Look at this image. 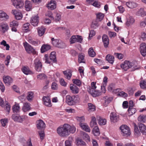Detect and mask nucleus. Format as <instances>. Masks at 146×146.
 Instances as JSON below:
<instances>
[{
    "instance_id": "obj_1",
    "label": "nucleus",
    "mask_w": 146,
    "mask_h": 146,
    "mask_svg": "<svg viewBox=\"0 0 146 146\" xmlns=\"http://www.w3.org/2000/svg\"><path fill=\"white\" fill-rule=\"evenodd\" d=\"M76 129L74 126H71L68 124H64L62 126L60 127L57 129V132L61 137H64L68 136L70 133H74Z\"/></svg>"
},
{
    "instance_id": "obj_2",
    "label": "nucleus",
    "mask_w": 146,
    "mask_h": 146,
    "mask_svg": "<svg viewBox=\"0 0 146 146\" xmlns=\"http://www.w3.org/2000/svg\"><path fill=\"white\" fill-rule=\"evenodd\" d=\"M121 68L124 70L127 71L129 68H132L131 71H134L140 68V66L138 65L136 61L130 62L125 60L120 65Z\"/></svg>"
},
{
    "instance_id": "obj_3",
    "label": "nucleus",
    "mask_w": 146,
    "mask_h": 146,
    "mask_svg": "<svg viewBox=\"0 0 146 146\" xmlns=\"http://www.w3.org/2000/svg\"><path fill=\"white\" fill-rule=\"evenodd\" d=\"M134 128V135L136 137L139 136L141 135L140 132L144 135H146V126L141 123H139L138 124L140 131L139 130L138 126L136 123H133Z\"/></svg>"
},
{
    "instance_id": "obj_4",
    "label": "nucleus",
    "mask_w": 146,
    "mask_h": 146,
    "mask_svg": "<svg viewBox=\"0 0 146 146\" xmlns=\"http://www.w3.org/2000/svg\"><path fill=\"white\" fill-rule=\"evenodd\" d=\"M66 102L68 105L72 106L75 103L79 102L80 98L78 95L71 96L69 95H67L66 97Z\"/></svg>"
},
{
    "instance_id": "obj_5",
    "label": "nucleus",
    "mask_w": 146,
    "mask_h": 146,
    "mask_svg": "<svg viewBox=\"0 0 146 146\" xmlns=\"http://www.w3.org/2000/svg\"><path fill=\"white\" fill-rule=\"evenodd\" d=\"M44 57L46 63L50 64L51 61L53 62H56L57 61L56 52H52L49 58L48 54H47L45 55Z\"/></svg>"
},
{
    "instance_id": "obj_6",
    "label": "nucleus",
    "mask_w": 146,
    "mask_h": 146,
    "mask_svg": "<svg viewBox=\"0 0 146 146\" xmlns=\"http://www.w3.org/2000/svg\"><path fill=\"white\" fill-rule=\"evenodd\" d=\"M119 128L121 131V134L123 135L127 136L130 135V129L127 125H122Z\"/></svg>"
},
{
    "instance_id": "obj_7",
    "label": "nucleus",
    "mask_w": 146,
    "mask_h": 146,
    "mask_svg": "<svg viewBox=\"0 0 146 146\" xmlns=\"http://www.w3.org/2000/svg\"><path fill=\"white\" fill-rule=\"evenodd\" d=\"M24 46L26 50L28 53H33V54H36V52L33 48L27 42L23 43Z\"/></svg>"
},
{
    "instance_id": "obj_8",
    "label": "nucleus",
    "mask_w": 146,
    "mask_h": 146,
    "mask_svg": "<svg viewBox=\"0 0 146 146\" xmlns=\"http://www.w3.org/2000/svg\"><path fill=\"white\" fill-rule=\"evenodd\" d=\"M14 6L17 9L22 8L24 5V2L21 0H11Z\"/></svg>"
},
{
    "instance_id": "obj_9",
    "label": "nucleus",
    "mask_w": 146,
    "mask_h": 146,
    "mask_svg": "<svg viewBox=\"0 0 146 146\" xmlns=\"http://www.w3.org/2000/svg\"><path fill=\"white\" fill-rule=\"evenodd\" d=\"M9 29V27L7 23L3 22L0 23V30L3 33H5Z\"/></svg>"
},
{
    "instance_id": "obj_10",
    "label": "nucleus",
    "mask_w": 146,
    "mask_h": 146,
    "mask_svg": "<svg viewBox=\"0 0 146 146\" xmlns=\"http://www.w3.org/2000/svg\"><path fill=\"white\" fill-rule=\"evenodd\" d=\"M34 62L36 70L38 72L40 71L42 66L41 62L38 60H35Z\"/></svg>"
},
{
    "instance_id": "obj_11",
    "label": "nucleus",
    "mask_w": 146,
    "mask_h": 146,
    "mask_svg": "<svg viewBox=\"0 0 146 146\" xmlns=\"http://www.w3.org/2000/svg\"><path fill=\"white\" fill-rule=\"evenodd\" d=\"M110 117L111 122L115 123L117 122L119 119V115L114 112H112L110 113Z\"/></svg>"
},
{
    "instance_id": "obj_12",
    "label": "nucleus",
    "mask_w": 146,
    "mask_h": 146,
    "mask_svg": "<svg viewBox=\"0 0 146 146\" xmlns=\"http://www.w3.org/2000/svg\"><path fill=\"white\" fill-rule=\"evenodd\" d=\"M140 52L142 55L143 57L146 56V44L145 43H143L140 45Z\"/></svg>"
},
{
    "instance_id": "obj_13",
    "label": "nucleus",
    "mask_w": 146,
    "mask_h": 146,
    "mask_svg": "<svg viewBox=\"0 0 146 146\" xmlns=\"http://www.w3.org/2000/svg\"><path fill=\"white\" fill-rule=\"evenodd\" d=\"M36 126L38 129L44 130L45 127V124L42 120L40 119L37 121Z\"/></svg>"
},
{
    "instance_id": "obj_14",
    "label": "nucleus",
    "mask_w": 146,
    "mask_h": 146,
    "mask_svg": "<svg viewBox=\"0 0 146 146\" xmlns=\"http://www.w3.org/2000/svg\"><path fill=\"white\" fill-rule=\"evenodd\" d=\"M88 91L94 97L100 96L102 93L99 91L93 89H88Z\"/></svg>"
},
{
    "instance_id": "obj_15",
    "label": "nucleus",
    "mask_w": 146,
    "mask_h": 146,
    "mask_svg": "<svg viewBox=\"0 0 146 146\" xmlns=\"http://www.w3.org/2000/svg\"><path fill=\"white\" fill-rule=\"evenodd\" d=\"M39 18V17L36 16L32 17L30 20L31 24L34 26H37L38 23Z\"/></svg>"
},
{
    "instance_id": "obj_16",
    "label": "nucleus",
    "mask_w": 146,
    "mask_h": 146,
    "mask_svg": "<svg viewBox=\"0 0 146 146\" xmlns=\"http://www.w3.org/2000/svg\"><path fill=\"white\" fill-rule=\"evenodd\" d=\"M44 104L46 106L51 107L52 106L51 100L48 97L43 96L42 98Z\"/></svg>"
},
{
    "instance_id": "obj_17",
    "label": "nucleus",
    "mask_w": 146,
    "mask_h": 146,
    "mask_svg": "<svg viewBox=\"0 0 146 146\" xmlns=\"http://www.w3.org/2000/svg\"><path fill=\"white\" fill-rule=\"evenodd\" d=\"M3 80L4 83L7 86H9L13 82V79L9 76L3 77Z\"/></svg>"
},
{
    "instance_id": "obj_18",
    "label": "nucleus",
    "mask_w": 146,
    "mask_h": 146,
    "mask_svg": "<svg viewBox=\"0 0 146 146\" xmlns=\"http://www.w3.org/2000/svg\"><path fill=\"white\" fill-rule=\"evenodd\" d=\"M103 99L104 100V105L105 107H106L113 100V98L108 96H106L103 97Z\"/></svg>"
},
{
    "instance_id": "obj_19",
    "label": "nucleus",
    "mask_w": 146,
    "mask_h": 146,
    "mask_svg": "<svg viewBox=\"0 0 146 146\" xmlns=\"http://www.w3.org/2000/svg\"><path fill=\"white\" fill-rule=\"evenodd\" d=\"M102 39L104 47L105 48L107 47L109 44V42L108 36L107 35H104L102 37Z\"/></svg>"
},
{
    "instance_id": "obj_20",
    "label": "nucleus",
    "mask_w": 146,
    "mask_h": 146,
    "mask_svg": "<svg viewBox=\"0 0 146 146\" xmlns=\"http://www.w3.org/2000/svg\"><path fill=\"white\" fill-rule=\"evenodd\" d=\"M47 7L48 9L51 10H53L56 8V2L55 1L51 0L48 4Z\"/></svg>"
},
{
    "instance_id": "obj_21",
    "label": "nucleus",
    "mask_w": 146,
    "mask_h": 146,
    "mask_svg": "<svg viewBox=\"0 0 146 146\" xmlns=\"http://www.w3.org/2000/svg\"><path fill=\"white\" fill-rule=\"evenodd\" d=\"M21 70L23 72L27 75L31 74L33 73L32 71L28 66H23L21 69Z\"/></svg>"
},
{
    "instance_id": "obj_22",
    "label": "nucleus",
    "mask_w": 146,
    "mask_h": 146,
    "mask_svg": "<svg viewBox=\"0 0 146 146\" xmlns=\"http://www.w3.org/2000/svg\"><path fill=\"white\" fill-rule=\"evenodd\" d=\"M31 104L30 103L27 102L25 103L24 104V106L22 108V110L24 112H26L28 111L31 109L30 106Z\"/></svg>"
},
{
    "instance_id": "obj_23",
    "label": "nucleus",
    "mask_w": 146,
    "mask_h": 146,
    "mask_svg": "<svg viewBox=\"0 0 146 146\" xmlns=\"http://www.w3.org/2000/svg\"><path fill=\"white\" fill-rule=\"evenodd\" d=\"M96 119L100 125H105L106 124L107 122L106 119H103L100 116L98 115L96 116Z\"/></svg>"
},
{
    "instance_id": "obj_24",
    "label": "nucleus",
    "mask_w": 146,
    "mask_h": 146,
    "mask_svg": "<svg viewBox=\"0 0 146 146\" xmlns=\"http://www.w3.org/2000/svg\"><path fill=\"white\" fill-rule=\"evenodd\" d=\"M79 125L82 129L84 130L85 131L90 132V129L86 124L83 123H80Z\"/></svg>"
},
{
    "instance_id": "obj_25",
    "label": "nucleus",
    "mask_w": 146,
    "mask_h": 146,
    "mask_svg": "<svg viewBox=\"0 0 146 146\" xmlns=\"http://www.w3.org/2000/svg\"><path fill=\"white\" fill-rule=\"evenodd\" d=\"M70 89L72 93L77 94L78 92V87L73 84H71L70 85Z\"/></svg>"
},
{
    "instance_id": "obj_26",
    "label": "nucleus",
    "mask_w": 146,
    "mask_h": 146,
    "mask_svg": "<svg viewBox=\"0 0 146 146\" xmlns=\"http://www.w3.org/2000/svg\"><path fill=\"white\" fill-rule=\"evenodd\" d=\"M13 112L14 113H18L20 111V107L19 104H16L13 105L12 107Z\"/></svg>"
},
{
    "instance_id": "obj_27",
    "label": "nucleus",
    "mask_w": 146,
    "mask_h": 146,
    "mask_svg": "<svg viewBox=\"0 0 146 146\" xmlns=\"http://www.w3.org/2000/svg\"><path fill=\"white\" fill-rule=\"evenodd\" d=\"M0 16V19L1 20L4 21H6L7 19H8L9 18V16L7 15L6 13L4 12L3 11H1Z\"/></svg>"
},
{
    "instance_id": "obj_28",
    "label": "nucleus",
    "mask_w": 146,
    "mask_h": 146,
    "mask_svg": "<svg viewBox=\"0 0 146 146\" xmlns=\"http://www.w3.org/2000/svg\"><path fill=\"white\" fill-rule=\"evenodd\" d=\"M45 28L43 26H41L38 28V32L40 36H42L44 33Z\"/></svg>"
},
{
    "instance_id": "obj_29",
    "label": "nucleus",
    "mask_w": 146,
    "mask_h": 146,
    "mask_svg": "<svg viewBox=\"0 0 146 146\" xmlns=\"http://www.w3.org/2000/svg\"><path fill=\"white\" fill-rule=\"evenodd\" d=\"M50 48V46L48 45L44 44L43 45L41 48V52L43 53L45 52L48 50Z\"/></svg>"
},
{
    "instance_id": "obj_30",
    "label": "nucleus",
    "mask_w": 146,
    "mask_h": 146,
    "mask_svg": "<svg viewBox=\"0 0 146 146\" xmlns=\"http://www.w3.org/2000/svg\"><path fill=\"white\" fill-rule=\"evenodd\" d=\"M97 19L96 21H101L104 18V15L101 13H98L96 14Z\"/></svg>"
},
{
    "instance_id": "obj_31",
    "label": "nucleus",
    "mask_w": 146,
    "mask_h": 146,
    "mask_svg": "<svg viewBox=\"0 0 146 146\" xmlns=\"http://www.w3.org/2000/svg\"><path fill=\"white\" fill-rule=\"evenodd\" d=\"M135 22V20L133 18L131 17H129L127 19V21L126 22V25L128 26L133 24Z\"/></svg>"
},
{
    "instance_id": "obj_32",
    "label": "nucleus",
    "mask_w": 146,
    "mask_h": 146,
    "mask_svg": "<svg viewBox=\"0 0 146 146\" xmlns=\"http://www.w3.org/2000/svg\"><path fill=\"white\" fill-rule=\"evenodd\" d=\"M25 7L26 10L27 11H30L32 9V5L30 1H26Z\"/></svg>"
},
{
    "instance_id": "obj_33",
    "label": "nucleus",
    "mask_w": 146,
    "mask_h": 146,
    "mask_svg": "<svg viewBox=\"0 0 146 146\" xmlns=\"http://www.w3.org/2000/svg\"><path fill=\"white\" fill-rule=\"evenodd\" d=\"M126 4L128 7L131 9L134 8L137 6L136 3L133 2H127Z\"/></svg>"
},
{
    "instance_id": "obj_34",
    "label": "nucleus",
    "mask_w": 146,
    "mask_h": 146,
    "mask_svg": "<svg viewBox=\"0 0 146 146\" xmlns=\"http://www.w3.org/2000/svg\"><path fill=\"white\" fill-rule=\"evenodd\" d=\"M92 132L95 136H98L100 134L99 129L97 126L94 127L93 129Z\"/></svg>"
},
{
    "instance_id": "obj_35",
    "label": "nucleus",
    "mask_w": 146,
    "mask_h": 146,
    "mask_svg": "<svg viewBox=\"0 0 146 146\" xmlns=\"http://www.w3.org/2000/svg\"><path fill=\"white\" fill-rule=\"evenodd\" d=\"M106 58L109 62L111 64H113L114 61V58L113 56L108 55L106 56Z\"/></svg>"
},
{
    "instance_id": "obj_36",
    "label": "nucleus",
    "mask_w": 146,
    "mask_h": 146,
    "mask_svg": "<svg viewBox=\"0 0 146 146\" xmlns=\"http://www.w3.org/2000/svg\"><path fill=\"white\" fill-rule=\"evenodd\" d=\"M97 123L96 121V119L94 116L92 117V120L90 123V126L91 127H94L96 126Z\"/></svg>"
},
{
    "instance_id": "obj_37",
    "label": "nucleus",
    "mask_w": 146,
    "mask_h": 146,
    "mask_svg": "<svg viewBox=\"0 0 146 146\" xmlns=\"http://www.w3.org/2000/svg\"><path fill=\"white\" fill-rule=\"evenodd\" d=\"M88 53L90 56L94 57L96 56V53L92 47L90 48L88 50Z\"/></svg>"
},
{
    "instance_id": "obj_38",
    "label": "nucleus",
    "mask_w": 146,
    "mask_h": 146,
    "mask_svg": "<svg viewBox=\"0 0 146 146\" xmlns=\"http://www.w3.org/2000/svg\"><path fill=\"white\" fill-rule=\"evenodd\" d=\"M108 79V78L106 76H105L104 77V80H103L104 83H103V86H101V89H103V88H104V91L103 90L102 91V92L104 93H105V87L106 86V83L107 82Z\"/></svg>"
},
{
    "instance_id": "obj_39",
    "label": "nucleus",
    "mask_w": 146,
    "mask_h": 146,
    "mask_svg": "<svg viewBox=\"0 0 146 146\" xmlns=\"http://www.w3.org/2000/svg\"><path fill=\"white\" fill-rule=\"evenodd\" d=\"M138 120L139 121L145 123L146 121V115H140L138 118Z\"/></svg>"
},
{
    "instance_id": "obj_40",
    "label": "nucleus",
    "mask_w": 146,
    "mask_h": 146,
    "mask_svg": "<svg viewBox=\"0 0 146 146\" xmlns=\"http://www.w3.org/2000/svg\"><path fill=\"white\" fill-rule=\"evenodd\" d=\"M66 47V44L61 40L59 41V42L57 46V47L60 48H64Z\"/></svg>"
},
{
    "instance_id": "obj_41",
    "label": "nucleus",
    "mask_w": 146,
    "mask_h": 146,
    "mask_svg": "<svg viewBox=\"0 0 146 146\" xmlns=\"http://www.w3.org/2000/svg\"><path fill=\"white\" fill-rule=\"evenodd\" d=\"M11 118L14 121L19 122L20 116L19 115L13 114L11 116Z\"/></svg>"
},
{
    "instance_id": "obj_42",
    "label": "nucleus",
    "mask_w": 146,
    "mask_h": 146,
    "mask_svg": "<svg viewBox=\"0 0 146 146\" xmlns=\"http://www.w3.org/2000/svg\"><path fill=\"white\" fill-rule=\"evenodd\" d=\"M76 143L78 146L79 145H85L86 143L82 140L80 138H77L76 139Z\"/></svg>"
},
{
    "instance_id": "obj_43",
    "label": "nucleus",
    "mask_w": 146,
    "mask_h": 146,
    "mask_svg": "<svg viewBox=\"0 0 146 146\" xmlns=\"http://www.w3.org/2000/svg\"><path fill=\"white\" fill-rule=\"evenodd\" d=\"M51 40L52 44L55 46L57 47L60 40L56 39H55L54 38H52Z\"/></svg>"
},
{
    "instance_id": "obj_44",
    "label": "nucleus",
    "mask_w": 146,
    "mask_h": 146,
    "mask_svg": "<svg viewBox=\"0 0 146 146\" xmlns=\"http://www.w3.org/2000/svg\"><path fill=\"white\" fill-rule=\"evenodd\" d=\"M98 22V21H97L93 22L91 25V28L92 29H94L98 27L99 25V24Z\"/></svg>"
},
{
    "instance_id": "obj_45",
    "label": "nucleus",
    "mask_w": 146,
    "mask_h": 146,
    "mask_svg": "<svg viewBox=\"0 0 146 146\" xmlns=\"http://www.w3.org/2000/svg\"><path fill=\"white\" fill-rule=\"evenodd\" d=\"M77 121L79 122V124L80 123H83L85 121V118L83 116L81 117L77 116L76 117Z\"/></svg>"
},
{
    "instance_id": "obj_46",
    "label": "nucleus",
    "mask_w": 146,
    "mask_h": 146,
    "mask_svg": "<svg viewBox=\"0 0 146 146\" xmlns=\"http://www.w3.org/2000/svg\"><path fill=\"white\" fill-rule=\"evenodd\" d=\"M78 61L79 63H85V61L84 60V56L82 54H79L78 56Z\"/></svg>"
},
{
    "instance_id": "obj_47",
    "label": "nucleus",
    "mask_w": 146,
    "mask_h": 146,
    "mask_svg": "<svg viewBox=\"0 0 146 146\" xmlns=\"http://www.w3.org/2000/svg\"><path fill=\"white\" fill-rule=\"evenodd\" d=\"M137 14L139 16L143 17L145 15V13L144 12V9L142 8H141L137 12Z\"/></svg>"
},
{
    "instance_id": "obj_48",
    "label": "nucleus",
    "mask_w": 146,
    "mask_h": 146,
    "mask_svg": "<svg viewBox=\"0 0 146 146\" xmlns=\"http://www.w3.org/2000/svg\"><path fill=\"white\" fill-rule=\"evenodd\" d=\"M33 93L32 92H30L28 93V94L27 95V100L30 102L33 100Z\"/></svg>"
},
{
    "instance_id": "obj_49",
    "label": "nucleus",
    "mask_w": 146,
    "mask_h": 146,
    "mask_svg": "<svg viewBox=\"0 0 146 146\" xmlns=\"http://www.w3.org/2000/svg\"><path fill=\"white\" fill-rule=\"evenodd\" d=\"M128 111L129 113L131 115H132L136 112V110L135 108H129L128 109Z\"/></svg>"
},
{
    "instance_id": "obj_50",
    "label": "nucleus",
    "mask_w": 146,
    "mask_h": 146,
    "mask_svg": "<svg viewBox=\"0 0 146 146\" xmlns=\"http://www.w3.org/2000/svg\"><path fill=\"white\" fill-rule=\"evenodd\" d=\"M40 139L42 140L45 136V134L44 130H41L38 131Z\"/></svg>"
},
{
    "instance_id": "obj_51",
    "label": "nucleus",
    "mask_w": 146,
    "mask_h": 146,
    "mask_svg": "<svg viewBox=\"0 0 146 146\" xmlns=\"http://www.w3.org/2000/svg\"><path fill=\"white\" fill-rule=\"evenodd\" d=\"M28 42L30 43L33 45H37L38 43V41L37 40H35L31 38H29L28 39Z\"/></svg>"
},
{
    "instance_id": "obj_52",
    "label": "nucleus",
    "mask_w": 146,
    "mask_h": 146,
    "mask_svg": "<svg viewBox=\"0 0 146 146\" xmlns=\"http://www.w3.org/2000/svg\"><path fill=\"white\" fill-rule=\"evenodd\" d=\"M88 107L89 111H94L95 110V107L91 103H89L88 104Z\"/></svg>"
},
{
    "instance_id": "obj_53",
    "label": "nucleus",
    "mask_w": 146,
    "mask_h": 146,
    "mask_svg": "<svg viewBox=\"0 0 146 146\" xmlns=\"http://www.w3.org/2000/svg\"><path fill=\"white\" fill-rule=\"evenodd\" d=\"M140 85L141 88H146V81L144 80L141 81L140 83Z\"/></svg>"
},
{
    "instance_id": "obj_54",
    "label": "nucleus",
    "mask_w": 146,
    "mask_h": 146,
    "mask_svg": "<svg viewBox=\"0 0 146 146\" xmlns=\"http://www.w3.org/2000/svg\"><path fill=\"white\" fill-rule=\"evenodd\" d=\"M72 81L73 83L76 84L77 86H80L81 84V81L78 79H73Z\"/></svg>"
},
{
    "instance_id": "obj_55",
    "label": "nucleus",
    "mask_w": 146,
    "mask_h": 146,
    "mask_svg": "<svg viewBox=\"0 0 146 146\" xmlns=\"http://www.w3.org/2000/svg\"><path fill=\"white\" fill-rule=\"evenodd\" d=\"M15 17L17 19L19 20L22 18V15L21 12H18Z\"/></svg>"
},
{
    "instance_id": "obj_56",
    "label": "nucleus",
    "mask_w": 146,
    "mask_h": 146,
    "mask_svg": "<svg viewBox=\"0 0 146 146\" xmlns=\"http://www.w3.org/2000/svg\"><path fill=\"white\" fill-rule=\"evenodd\" d=\"M76 36H72L70 39V42L71 44H73L77 42Z\"/></svg>"
},
{
    "instance_id": "obj_57",
    "label": "nucleus",
    "mask_w": 146,
    "mask_h": 146,
    "mask_svg": "<svg viewBox=\"0 0 146 146\" xmlns=\"http://www.w3.org/2000/svg\"><path fill=\"white\" fill-rule=\"evenodd\" d=\"M18 25V22L15 21H13L10 22V27L17 26Z\"/></svg>"
},
{
    "instance_id": "obj_58",
    "label": "nucleus",
    "mask_w": 146,
    "mask_h": 146,
    "mask_svg": "<svg viewBox=\"0 0 146 146\" xmlns=\"http://www.w3.org/2000/svg\"><path fill=\"white\" fill-rule=\"evenodd\" d=\"M83 137L86 140H88L89 141H90V139L89 136L85 132H83Z\"/></svg>"
},
{
    "instance_id": "obj_59",
    "label": "nucleus",
    "mask_w": 146,
    "mask_h": 146,
    "mask_svg": "<svg viewBox=\"0 0 146 146\" xmlns=\"http://www.w3.org/2000/svg\"><path fill=\"white\" fill-rule=\"evenodd\" d=\"M46 76L44 74H40L37 76V78L40 79H44Z\"/></svg>"
},
{
    "instance_id": "obj_60",
    "label": "nucleus",
    "mask_w": 146,
    "mask_h": 146,
    "mask_svg": "<svg viewBox=\"0 0 146 146\" xmlns=\"http://www.w3.org/2000/svg\"><path fill=\"white\" fill-rule=\"evenodd\" d=\"M1 122L2 125L3 127H5L6 126V124L8 122V120L6 119H2L1 120Z\"/></svg>"
},
{
    "instance_id": "obj_61",
    "label": "nucleus",
    "mask_w": 146,
    "mask_h": 146,
    "mask_svg": "<svg viewBox=\"0 0 146 146\" xmlns=\"http://www.w3.org/2000/svg\"><path fill=\"white\" fill-rule=\"evenodd\" d=\"M91 5L94 7H99L100 6V3L96 1H95L92 3Z\"/></svg>"
},
{
    "instance_id": "obj_62",
    "label": "nucleus",
    "mask_w": 146,
    "mask_h": 146,
    "mask_svg": "<svg viewBox=\"0 0 146 146\" xmlns=\"http://www.w3.org/2000/svg\"><path fill=\"white\" fill-rule=\"evenodd\" d=\"M11 57L9 55L7 56L6 58V60L5 61V64L8 66L10 62Z\"/></svg>"
},
{
    "instance_id": "obj_63",
    "label": "nucleus",
    "mask_w": 146,
    "mask_h": 146,
    "mask_svg": "<svg viewBox=\"0 0 146 146\" xmlns=\"http://www.w3.org/2000/svg\"><path fill=\"white\" fill-rule=\"evenodd\" d=\"M95 35V32L94 31L92 30L90 31V33L89 34L88 39H91V38L93 36H94Z\"/></svg>"
},
{
    "instance_id": "obj_64",
    "label": "nucleus",
    "mask_w": 146,
    "mask_h": 146,
    "mask_svg": "<svg viewBox=\"0 0 146 146\" xmlns=\"http://www.w3.org/2000/svg\"><path fill=\"white\" fill-rule=\"evenodd\" d=\"M77 42L81 43L83 39L81 36L77 35L76 36Z\"/></svg>"
}]
</instances>
